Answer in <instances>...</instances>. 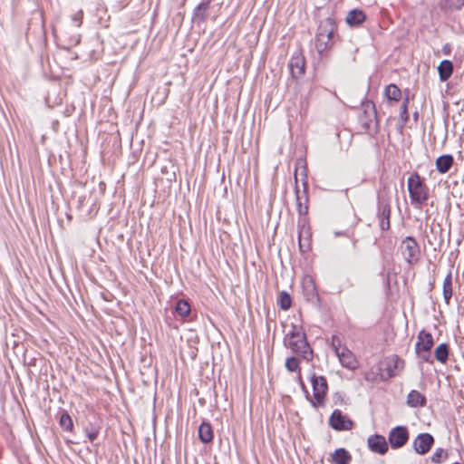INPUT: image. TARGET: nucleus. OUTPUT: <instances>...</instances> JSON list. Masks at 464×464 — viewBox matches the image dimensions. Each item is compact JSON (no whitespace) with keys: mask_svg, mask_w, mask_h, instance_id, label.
<instances>
[{"mask_svg":"<svg viewBox=\"0 0 464 464\" xmlns=\"http://www.w3.org/2000/svg\"><path fill=\"white\" fill-rule=\"evenodd\" d=\"M448 454L443 449H437L431 456V461L434 463H440L447 458Z\"/></svg>","mask_w":464,"mask_h":464,"instance_id":"32","label":"nucleus"},{"mask_svg":"<svg viewBox=\"0 0 464 464\" xmlns=\"http://www.w3.org/2000/svg\"><path fill=\"white\" fill-rule=\"evenodd\" d=\"M278 304L284 311L288 310L292 305V299L290 295L285 291H281L278 295Z\"/></svg>","mask_w":464,"mask_h":464,"instance_id":"27","label":"nucleus"},{"mask_svg":"<svg viewBox=\"0 0 464 464\" xmlns=\"http://www.w3.org/2000/svg\"><path fill=\"white\" fill-rule=\"evenodd\" d=\"M291 75L293 78L298 79L305 72V60L302 53L295 52L288 64Z\"/></svg>","mask_w":464,"mask_h":464,"instance_id":"8","label":"nucleus"},{"mask_svg":"<svg viewBox=\"0 0 464 464\" xmlns=\"http://www.w3.org/2000/svg\"><path fill=\"white\" fill-rule=\"evenodd\" d=\"M330 425L337 430H350L353 426V422L339 410H335L330 417Z\"/></svg>","mask_w":464,"mask_h":464,"instance_id":"11","label":"nucleus"},{"mask_svg":"<svg viewBox=\"0 0 464 464\" xmlns=\"http://www.w3.org/2000/svg\"><path fill=\"white\" fill-rule=\"evenodd\" d=\"M405 362L398 355H392L385 360V368L383 372L386 380L399 375L404 369Z\"/></svg>","mask_w":464,"mask_h":464,"instance_id":"5","label":"nucleus"},{"mask_svg":"<svg viewBox=\"0 0 464 464\" xmlns=\"http://www.w3.org/2000/svg\"><path fill=\"white\" fill-rule=\"evenodd\" d=\"M331 459L334 464H349L352 456L345 449L340 448L332 453Z\"/></svg>","mask_w":464,"mask_h":464,"instance_id":"18","label":"nucleus"},{"mask_svg":"<svg viewBox=\"0 0 464 464\" xmlns=\"http://www.w3.org/2000/svg\"><path fill=\"white\" fill-rule=\"evenodd\" d=\"M435 358L441 363H445L449 358V345L440 343L435 349Z\"/></svg>","mask_w":464,"mask_h":464,"instance_id":"26","label":"nucleus"},{"mask_svg":"<svg viewBox=\"0 0 464 464\" xmlns=\"http://www.w3.org/2000/svg\"><path fill=\"white\" fill-rule=\"evenodd\" d=\"M211 0H203L196 6L193 12V20L197 23L204 22L207 19V12Z\"/></svg>","mask_w":464,"mask_h":464,"instance_id":"17","label":"nucleus"},{"mask_svg":"<svg viewBox=\"0 0 464 464\" xmlns=\"http://www.w3.org/2000/svg\"><path fill=\"white\" fill-rule=\"evenodd\" d=\"M99 430L96 428L86 429V435L90 441H93L98 436Z\"/></svg>","mask_w":464,"mask_h":464,"instance_id":"37","label":"nucleus"},{"mask_svg":"<svg viewBox=\"0 0 464 464\" xmlns=\"http://www.w3.org/2000/svg\"><path fill=\"white\" fill-rule=\"evenodd\" d=\"M332 347L334 350L335 354L337 355L338 353H340V352H342V348L345 346L342 344V341L338 336L334 335L332 337Z\"/></svg>","mask_w":464,"mask_h":464,"instance_id":"33","label":"nucleus"},{"mask_svg":"<svg viewBox=\"0 0 464 464\" xmlns=\"http://www.w3.org/2000/svg\"><path fill=\"white\" fill-rule=\"evenodd\" d=\"M425 403L426 398L419 391L412 390L407 396L408 406H423Z\"/></svg>","mask_w":464,"mask_h":464,"instance_id":"21","label":"nucleus"},{"mask_svg":"<svg viewBox=\"0 0 464 464\" xmlns=\"http://www.w3.org/2000/svg\"><path fill=\"white\" fill-rule=\"evenodd\" d=\"M384 95L390 102H399L401 98V91L396 84L391 83L385 88Z\"/></svg>","mask_w":464,"mask_h":464,"instance_id":"23","label":"nucleus"},{"mask_svg":"<svg viewBox=\"0 0 464 464\" xmlns=\"http://www.w3.org/2000/svg\"><path fill=\"white\" fill-rule=\"evenodd\" d=\"M418 340L415 344V352L420 353L421 351L423 352H430L433 344L434 340L433 336L430 333L426 332L425 330H421L418 334Z\"/></svg>","mask_w":464,"mask_h":464,"instance_id":"12","label":"nucleus"},{"mask_svg":"<svg viewBox=\"0 0 464 464\" xmlns=\"http://www.w3.org/2000/svg\"><path fill=\"white\" fill-rule=\"evenodd\" d=\"M408 104L409 97L407 96L404 98L402 104L401 106L400 120L402 122V124H405L409 120Z\"/></svg>","mask_w":464,"mask_h":464,"instance_id":"29","label":"nucleus"},{"mask_svg":"<svg viewBox=\"0 0 464 464\" xmlns=\"http://www.w3.org/2000/svg\"><path fill=\"white\" fill-rule=\"evenodd\" d=\"M297 201H299V197H296ZM298 211L300 215L306 214L307 213V207L303 208L302 204L298 202Z\"/></svg>","mask_w":464,"mask_h":464,"instance_id":"40","label":"nucleus"},{"mask_svg":"<svg viewBox=\"0 0 464 464\" xmlns=\"http://www.w3.org/2000/svg\"><path fill=\"white\" fill-rule=\"evenodd\" d=\"M175 311L181 317H186L190 313V305L186 300L180 299L176 304Z\"/></svg>","mask_w":464,"mask_h":464,"instance_id":"28","label":"nucleus"},{"mask_svg":"<svg viewBox=\"0 0 464 464\" xmlns=\"http://www.w3.org/2000/svg\"><path fill=\"white\" fill-rule=\"evenodd\" d=\"M401 251L405 260L412 263L418 260L420 248L416 240L411 237H406L401 244Z\"/></svg>","mask_w":464,"mask_h":464,"instance_id":"7","label":"nucleus"},{"mask_svg":"<svg viewBox=\"0 0 464 464\" xmlns=\"http://www.w3.org/2000/svg\"><path fill=\"white\" fill-rule=\"evenodd\" d=\"M296 176H297V169H295V182H297V178H296Z\"/></svg>","mask_w":464,"mask_h":464,"instance_id":"43","label":"nucleus"},{"mask_svg":"<svg viewBox=\"0 0 464 464\" xmlns=\"http://www.w3.org/2000/svg\"><path fill=\"white\" fill-rule=\"evenodd\" d=\"M452 297V276L451 273H449L443 281V298L447 304Z\"/></svg>","mask_w":464,"mask_h":464,"instance_id":"25","label":"nucleus"},{"mask_svg":"<svg viewBox=\"0 0 464 464\" xmlns=\"http://www.w3.org/2000/svg\"><path fill=\"white\" fill-rule=\"evenodd\" d=\"M448 4L453 8L459 9L464 5V0H448Z\"/></svg>","mask_w":464,"mask_h":464,"instance_id":"38","label":"nucleus"},{"mask_svg":"<svg viewBox=\"0 0 464 464\" xmlns=\"http://www.w3.org/2000/svg\"><path fill=\"white\" fill-rule=\"evenodd\" d=\"M60 425L63 429L66 430H72V418L70 417V415H68L67 413H63L60 417Z\"/></svg>","mask_w":464,"mask_h":464,"instance_id":"30","label":"nucleus"},{"mask_svg":"<svg viewBox=\"0 0 464 464\" xmlns=\"http://www.w3.org/2000/svg\"><path fill=\"white\" fill-rule=\"evenodd\" d=\"M453 162L454 159L452 155H441L436 160V169L441 174L447 173L452 167Z\"/></svg>","mask_w":464,"mask_h":464,"instance_id":"16","label":"nucleus"},{"mask_svg":"<svg viewBox=\"0 0 464 464\" xmlns=\"http://www.w3.org/2000/svg\"><path fill=\"white\" fill-rule=\"evenodd\" d=\"M285 345L290 348L294 353L303 354L304 358L309 359L312 351L306 342L304 334L294 326V330L287 334L284 339Z\"/></svg>","mask_w":464,"mask_h":464,"instance_id":"3","label":"nucleus"},{"mask_svg":"<svg viewBox=\"0 0 464 464\" xmlns=\"http://www.w3.org/2000/svg\"><path fill=\"white\" fill-rule=\"evenodd\" d=\"M81 41V35L79 34H73L69 37V46H74L80 44Z\"/></svg>","mask_w":464,"mask_h":464,"instance_id":"36","label":"nucleus"},{"mask_svg":"<svg viewBox=\"0 0 464 464\" xmlns=\"http://www.w3.org/2000/svg\"><path fill=\"white\" fill-rule=\"evenodd\" d=\"M369 449L375 453L383 455L388 451V444L385 438L382 435H372L367 440Z\"/></svg>","mask_w":464,"mask_h":464,"instance_id":"13","label":"nucleus"},{"mask_svg":"<svg viewBox=\"0 0 464 464\" xmlns=\"http://www.w3.org/2000/svg\"><path fill=\"white\" fill-rule=\"evenodd\" d=\"M335 30V24L331 18L322 21L315 35V49L320 55H323L331 47L330 41Z\"/></svg>","mask_w":464,"mask_h":464,"instance_id":"1","label":"nucleus"},{"mask_svg":"<svg viewBox=\"0 0 464 464\" xmlns=\"http://www.w3.org/2000/svg\"><path fill=\"white\" fill-rule=\"evenodd\" d=\"M438 72L440 80L441 82H446L450 78L453 72V63L450 60L441 61L438 67Z\"/></svg>","mask_w":464,"mask_h":464,"instance_id":"19","label":"nucleus"},{"mask_svg":"<svg viewBox=\"0 0 464 464\" xmlns=\"http://www.w3.org/2000/svg\"><path fill=\"white\" fill-rule=\"evenodd\" d=\"M418 118H419V113H418L417 111H415V112L413 113V119H414V121H418Z\"/></svg>","mask_w":464,"mask_h":464,"instance_id":"41","label":"nucleus"},{"mask_svg":"<svg viewBox=\"0 0 464 464\" xmlns=\"http://www.w3.org/2000/svg\"><path fill=\"white\" fill-rule=\"evenodd\" d=\"M82 11L80 10L78 12H76L72 16V22L75 24V26L76 27H80L82 25Z\"/></svg>","mask_w":464,"mask_h":464,"instance_id":"34","label":"nucleus"},{"mask_svg":"<svg viewBox=\"0 0 464 464\" xmlns=\"http://www.w3.org/2000/svg\"><path fill=\"white\" fill-rule=\"evenodd\" d=\"M344 402V400H343V397L341 393L339 392H336L334 395V404H338V403H343Z\"/></svg>","mask_w":464,"mask_h":464,"instance_id":"39","label":"nucleus"},{"mask_svg":"<svg viewBox=\"0 0 464 464\" xmlns=\"http://www.w3.org/2000/svg\"><path fill=\"white\" fill-rule=\"evenodd\" d=\"M391 206L388 202H380L378 218L380 220V227L382 231L390 228Z\"/></svg>","mask_w":464,"mask_h":464,"instance_id":"15","label":"nucleus"},{"mask_svg":"<svg viewBox=\"0 0 464 464\" xmlns=\"http://www.w3.org/2000/svg\"><path fill=\"white\" fill-rule=\"evenodd\" d=\"M302 175H304V178H306V174H305V168L302 170Z\"/></svg>","mask_w":464,"mask_h":464,"instance_id":"42","label":"nucleus"},{"mask_svg":"<svg viewBox=\"0 0 464 464\" xmlns=\"http://www.w3.org/2000/svg\"><path fill=\"white\" fill-rule=\"evenodd\" d=\"M311 383L313 387L314 398L318 404H321L328 390L327 381L324 376L312 374Z\"/></svg>","mask_w":464,"mask_h":464,"instance_id":"6","label":"nucleus"},{"mask_svg":"<svg viewBox=\"0 0 464 464\" xmlns=\"http://www.w3.org/2000/svg\"><path fill=\"white\" fill-rule=\"evenodd\" d=\"M409 435L407 429L398 426L392 429L389 434V442L393 449L402 447L408 440Z\"/></svg>","mask_w":464,"mask_h":464,"instance_id":"9","label":"nucleus"},{"mask_svg":"<svg viewBox=\"0 0 464 464\" xmlns=\"http://www.w3.org/2000/svg\"><path fill=\"white\" fill-rule=\"evenodd\" d=\"M362 112L359 116L361 125L365 130L371 129L372 123L378 127L377 112L375 104L371 101H366L362 103Z\"/></svg>","mask_w":464,"mask_h":464,"instance_id":"4","label":"nucleus"},{"mask_svg":"<svg viewBox=\"0 0 464 464\" xmlns=\"http://www.w3.org/2000/svg\"><path fill=\"white\" fill-rule=\"evenodd\" d=\"M365 14L362 11L353 9L346 16V22L350 25H359L365 20Z\"/></svg>","mask_w":464,"mask_h":464,"instance_id":"22","label":"nucleus"},{"mask_svg":"<svg viewBox=\"0 0 464 464\" xmlns=\"http://www.w3.org/2000/svg\"><path fill=\"white\" fill-rule=\"evenodd\" d=\"M434 442L433 437L429 433H421L414 440L413 447L417 453L426 454Z\"/></svg>","mask_w":464,"mask_h":464,"instance_id":"10","label":"nucleus"},{"mask_svg":"<svg viewBox=\"0 0 464 464\" xmlns=\"http://www.w3.org/2000/svg\"><path fill=\"white\" fill-rule=\"evenodd\" d=\"M299 245H300V248H301V250H303L304 246H303V244L301 243V240H299Z\"/></svg>","mask_w":464,"mask_h":464,"instance_id":"44","label":"nucleus"},{"mask_svg":"<svg viewBox=\"0 0 464 464\" xmlns=\"http://www.w3.org/2000/svg\"><path fill=\"white\" fill-rule=\"evenodd\" d=\"M364 379L370 382H378L386 381L385 374L380 366L376 368L372 367L369 371L364 372Z\"/></svg>","mask_w":464,"mask_h":464,"instance_id":"20","label":"nucleus"},{"mask_svg":"<svg viewBox=\"0 0 464 464\" xmlns=\"http://www.w3.org/2000/svg\"><path fill=\"white\" fill-rule=\"evenodd\" d=\"M198 437L204 443L210 442L213 440V431L211 426L207 422H202L198 428Z\"/></svg>","mask_w":464,"mask_h":464,"instance_id":"24","label":"nucleus"},{"mask_svg":"<svg viewBox=\"0 0 464 464\" xmlns=\"http://www.w3.org/2000/svg\"><path fill=\"white\" fill-rule=\"evenodd\" d=\"M419 356V358L422 361V362H430V363H432V360H431V356H430V352H420V353H416Z\"/></svg>","mask_w":464,"mask_h":464,"instance_id":"35","label":"nucleus"},{"mask_svg":"<svg viewBox=\"0 0 464 464\" xmlns=\"http://www.w3.org/2000/svg\"><path fill=\"white\" fill-rule=\"evenodd\" d=\"M285 367L291 372H296L297 369L299 368L298 359L294 356L287 358L285 361Z\"/></svg>","mask_w":464,"mask_h":464,"instance_id":"31","label":"nucleus"},{"mask_svg":"<svg viewBox=\"0 0 464 464\" xmlns=\"http://www.w3.org/2000/svg\"><path fill=\"white\" fill-rule=\"evenodd\" d=\"M339 358L341 364L349 369L354 370L358 367V362L353 353L347 347L342 348V352L336 355Z\"/></svg>","mask_w":464,"mask_h":464,"instance_id":"14","label":"nucleus"},{"mask_svg":"<svg viewBox=\"0 0 464 464\" xmlns=\"http://www.w3.org/2000/svg\"><path fill=\"white\" fill-rule=\"evenodd\" d=\"M408 190L411 203L422 205L427 201L429 188L418 173L415 172L409 177Z\"/></svg>","mask_w":464,"mask_h":464,"instance_id":"2","label":"nucleus"}]
</instances>
